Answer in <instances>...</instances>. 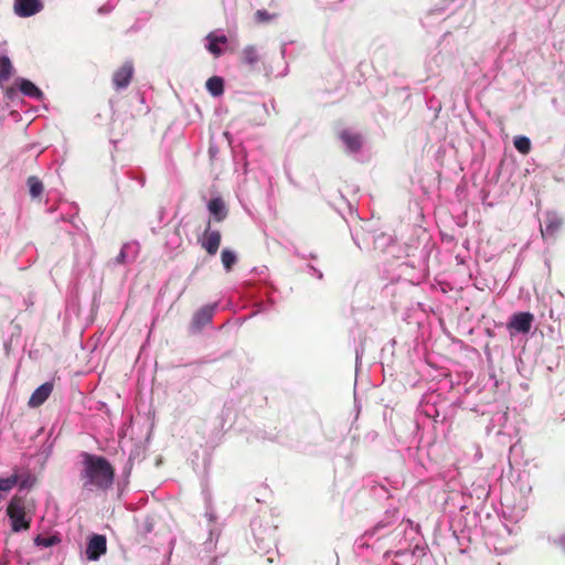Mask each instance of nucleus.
I'll use <instances>...</instances> for the list:
<instances>
[{
  "mask_svg": "<svg viewBox=\"0 0 565 565\" xmlns=\"http://www.w3.org/2000/svg\"><path fill=\"white\" fill-rule=\"evenodd\" d=\"M82 458L79 480L83 490L106 492L111 489L116 475L113 465L105 457L88 452H83Z\"/></svg>",
  "mask_w": 565,
  "mask_h": 565,
  "instance_id": "nucleus-1",
  "label": "nucleus"
},
{
  "mask_svg": "<svg viewBox=\"0 0 565 565\" xmlns=\"http://www.w3.org/2000/svg\"><path fill=\"white\" fill-rule=\"evenodd\" d=\"M7 514L11 520L13 532H20L30 529L31 520L26 519L25 501L23 498L14 495L7 507Z\"/></svg>",
  "mask_w": 565,
  "mask_h": 565,
  "instance_id": "nucleus-2",
  "label": "nucleus"
},
{
  "mask_svg": "<svg viewBox=\"0 0 565 565\" xmlns=\"http://www.w3.org/2000/svg\"><path fill=\"white\" fill-rule=\"evenodd\" d=\"M222 235L217 230L211 228V222L209 221L202 237L200 238V244L203 249L211 256L215 255L221 245Z\"/></svg>",
  "mask_w": 565,
  "mask_h": 565,
  "instance_id": "nucleus-3",
  "label": "nucleus"
},
{
  "mask_svg": "<svg viewBox=\"0 0 565 565\" xmlns=\"http://www.w3.org/2000/svg\"><path fill=\"white\" fill-rule=\"evenodd\" d=\"M135 74V67L131 61H126L113 74V84L117 90L128 87Z\"/></svg>",
  "mask_w": 565,
  "mask_h": 565,
  "instance_id": "nucleus-4",
  "label": "nucleus"
},
{
  "mask_svg": "<svg viewBox=\"0 0 565 565\" xmlns=\"http://www.w3.org/2000/svg\"><path fill=\"white\" fill-rule=\"evenodd\" d=\"M563 226V218L554 212H548L541 226V234L545 239L554 241Z\"/></svg>",
  "mask_w": 565,
  "mask_h": 565,
  "instance_id": "nucleus-5",
  "label": "nucleus"
},
{
  "mask_svg": "<svg viewBox=\"0 0 565 565\" xmlns=\"http://www.w3.org/2000/svg\"><path fill=\"white\" fill-rule=\"evenodd\" d=\"M42 0H14L13 10L18 17H32L43 10Z\"/></svg>",
  "mask_w": 565,
  "mask_h": 565,
  "instance_id": "nucleus-6",
  "label": "nucleus"
},
{
  "mask_svg": "<svg viewBox=\"0 0 565 565\" xmlns=\"http://www.w3.org/2000/svg\"><path fill=\"white\" fill-rule=\"evenodd\" d=\"M533 319L534 317L530 312L514 313L508 323V328L516 332L527 333L531 330Z\"/></svg>",
  "mask_w": 565,
  "mask_h": 565,
  "instance_id": "nucleus-7",
  "label": "nucleus"
},
{
  "mask_svg": "<svg viewBox=\"0 0 565 565\" xmlns=\"http://www.w3.org/2000/svg\"><path fill=\"white\" fill-rule=\"evenodd\" d=\"M107 543L106 537L104 535L94 534L86 548L87 558L90 561L98 559L103 554L106 553Z\"/></svg>",
  "mask_w": 565,
  "mask_h": 565,
  "instance_id": "nucleus-8",
  "label": "nucleus"
},
{
  "mask_svg": "<svg viewBox=\"0 0 565 565\" xmlns=\"http://www.w3.org/2000/svg\"><path fill=\"white\" fill-rule=\"evenodd\" d=\"M53 392V384L45 382L40 385L31 395L28 405L32 408L41 406Z\"/></svg>",
  "mask_w": 565,
  "mask_h": 565,
  "instance_id": "nucleus-9",
  "label": "nucleus"
},
{
  "mask_svg": "<svg viewBox=\"0 0 565 565\" xmlns=\"http://www.w3.org/2000/svg\"><path fill=\"white\" fill-rule=\"evenodd\" d=\"M213 313L214 308L211 306H205L201 308L193 316L192 327L198 331L201 330L202 327H204L212 320Z\"/></svg>",
  "mask_w": 565,
  "mask_h": 565,
  "instance_id": "nucleus-10",
  "label": "nucleus"
},
{
  "mask_svg": "<svg viewBox=\"0 0 565 565\" xmlns=\"http://www.w3.org/2000/svg\"><path fill=\"white\" fill-rule=\"evenodd\" d=\"M207 209L216 222H222L227 216L225 203L221 198L211 199L207 204Z\"/></svg>",
  "mask_w": 565,
  "mask_h": 565,
  "instance_id": "nucleus-11",
  "label": "nucleus"
},
{
  "mask_svg": "<svg viewBox=\"0 0 565 565\" xmlns=\"http://www.w3.org/2000/svg\"><path fill=\"white\" fill-rule=\"evenodd\" d=\"M19 89L23 95L28 97H32L35 99H41L43 97V93L41 92V89L38 86H35L31 81L25 78L20 79Z\"/></svg>",
  "mask_w": 565,
  "mask_h": 565,
  "instance_id": "nucleus-12",
  "label": "nucleus"
},
{
  "mask_svg": "<svg viewBox=\"0 0 565 565\" xmlns=\"http://www.w3.org/2000/svg\"><path fill=\"white\" fill-rule=\"evenodd\" d=\"M239 58L243 64L250 67L255 66L259 62L257 49L254 45L244 47L241 52Z\"/></svg>",
  "mask_w": 565,
  "mask_h": 565,
  "instance_id": "nucleus-13",
  "label": "nucleus"
},
{
  "mask_svg": "<svg viewBox=\"0 0 565 565\" xmlns=\"http://www.w3.org/2000/svg\"><path fill=\"white\" fill-rule=\"evenodd\" d=\"M26 184L29 186V193L32 200H41V196L44 192L43 182L35 175H31L26 180Z\"/></svg>",
  "mask_w": 565,
  "mask_h": 565,
  "instance_id": "nucleus-14",
  "label": "nucleus"
},
{
  "mask_svg": "<svg viewBox=\"0 0 565 565\" xmlns=\"http://www.w3.org/2000/svg\"><path fill=\"white\" fill-rule=\"evenodd\" d=\"M207 50L210 53H212L214 56L218 57L222 55L223 51L220 46V44H225L227 42V38L225 35L216 36L212 33L207 35Z\"/></svg>",
  "mask_w": 565,
  "mask_h": 565,
  "instance_id": "nucleus-15",
  "label": "nucleus"
},
{
  "mask_svg": "<svg viewBox=\"0 0 565 565\" xmlns=\"http://www.w3.org/2000/svg\"><path fill=\"white\" fill-rule=\"evenodd\" d=\"M205 87L212 96H221L224 93V79L220 76H212L206 81Z\"/></svg>",
  "mask_w": 565,
  "mask_h": 565,
  "instance_id": "nucleus-16",
  "label": "nucleus"
},
{
  "mask_svg": "<svg viewBox=\"0 0 565 565\" xmlns=\"http://www.w3.org/2000/svg\"><path fill=\"white\" fill-rule=\"evenodd\" d=\"M341 140L348 146L351 151H356L361 147V138L359 135L351 134L349 131H342Z\"/></svg>",
  "mask_w": 565,
  "mask_h": 565,
  "instance_id": "nucleus-17",
  "label": "nucleus"
},
{
  "mask_svg": "<svg viewBox=\"0 0 565 565\" xmlns=\"http://www.w3.org/2000/svg\"><path fill=\"white\" fill-rule=\"evenodd\" d=\"M12 63L7 55H0V83L8 81L12 74Z\"/></svg>",
  "mask_w": 565,
  "mask_h": 565,
  "instance_id": "nucleus-18",
  "label": "nucleus"
},
{
  "mask_svg": "<svg viewBox=\"0 0 565 565\" xmlns=\"http://www.w3.org/2000/svg\"><path fill=\"white\" fill-rule=\"evenodd\" d=\"M221 260L224 268L230 271L237 262V257L234 252L230 249H223L221 253Z\"/></svg>",
  "mask_w": 565,
  "mask_h": 565,
  "instance_id": "nucleus-19",
  "label": "nucleus"
},
{
  "mask_svg": "<svg viewBox=\"0 0 565 565\" xmlns=\"http://www.w3.org/2000/svg\"><path fill=\"white\" fill-rule=\"evenodd\" d=\"M513 143L515 149L522 154H527L531 151V140L525 136L515 137Z\"/></svg>",
  "mask_w": 565,
  "mask_h": 565,
  "instance_id": "nucleus-20",
  "label": "nucleus"
},
{
  "mask_svg": "<svg viewBox=\"0 0 565 565\" xmlns=\"http://www.w3.org/2000/svg\"><path fill=\"white\" fill-rule=\"evenodd\" d=\"M60 542H61V539L57 535H50V536L38 535L34 539L35 545L42 546V547H50V546L58 544Z\"/></svg>",
  "mask_w": 565,
  "mask_h": 565,
  "instance_id": "nucleus-21",
  "label": "nucleus"
},
{
  "mask_svg": "<svg viewBox=\"0 0 565 565\" xmlns=\"http://www.w3.org/2000/svg\"><path fill=\"white\" fill-rule=\"evenodd\" d=\"M277 14L269 13L266 10H257L254 14V20L258 24L268 23L276 18Z\"/></svg>",
  "mask_w": 565,
  "mask_h": 565,
  "instance_id": "nucleus-22",
  "label": "nucleus"
},
{
  "mask_svg": "<svg viewBox=\"0 0 565 565\" xmlns=\"http://www.w3.org/2000/svg\"><path fill=\"white\" fill-rule=\"evenodd\" d=\"M125 258H126V253H125V250L122 249V250H120V253H119V255L117 256L116 260H117L118 263H120V264H121V263H124V262H125Z\"/></svg>",
  "mask_w": 565,
  "mask_h": 565,
  "instance_id": "nucleus-23",
  "label": "nucleus"
},
{
  "mask_svg": "<svg viewBox=\"0 0 565 565\" xmlns=\"http://www.w3.org/2000/svg\"><path fill=\"white\" fill-rule=\"evenodd\" d=\"M556 543L565 551V535L559 536Z\"/></svg>",
  "mask_w": 565,
  "mask_h": 565,
  "instance_id": "nucleus-24",
  "label": "nucleus"
}]
</instances>
